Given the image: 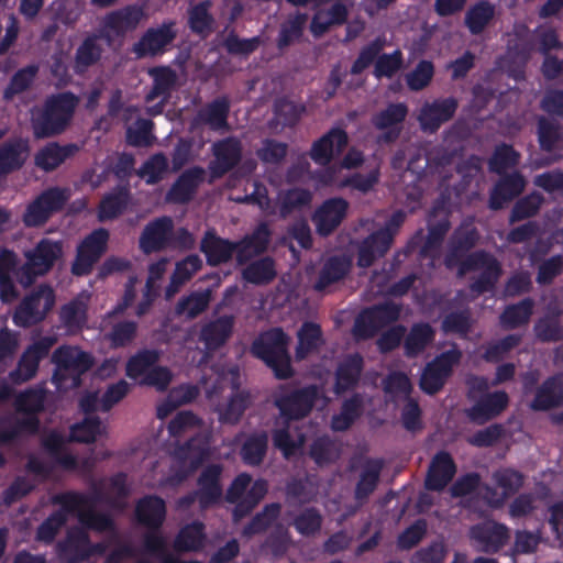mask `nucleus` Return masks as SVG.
I'll return each instance as SVG.
<instances>
[{
    "label": "nucleus",
    "mask_w": 563,
    "mask_h": 563,
    "mask_svg": "<svg viewBox=\"0 0 563 563\" xmlns=\"http://www.w3.org/2000/svg\"><path fill=\"white\" fill-rule=\"evenodd\" d=\"M70 199V190L62 187H51L42 191L29 203L23 222L26 227H41L56 212H59Z\"/></svg>",
    "instance_id": "9"
},
{
    "label": "nucleus",
    "mask_w": 563,
    "mask_h": 563,
    "mask_svg": "<svg viewBox=\"0 0 563 563\" xmlns=\"http://www.w3.org/2000/svg\"><path fill=\"white\" fill-rule=\"evenodd\" d=\"M70 512L63 507L52 512L36 529L35 538L37 541L51 544L60 529L66 525Z\"/></svg>",
    "instance_id": "51"
},
{
    "label": "nucleus",
    "mask_w": 563,
    "mask_h": 563,
    "mask_svg": "<svg viewBox=\"0 0 563 563\" xmlns=\"http://www.w3.org/2000/svg\"><path fill=\"white\" fill-rule=\"evenodd\" d=\"M55 343V336L46 335L30 344L20 356L16 367L9 373L11 383L21 385L32 379L38 371L41 361L49 354Z\"/></svg>",
    "instance_id": "11"
},
{
    "label": "nucleus",
    "mask_w": 563,
    "mask_h": 563,
    "mask_svg": "<svg viewBox=\"0 0 563 563\" xmlns=\"http://www.w3.org/2000/svg\"><path fill=\"white\" fill-rule=\"evenodd\" d=\"M271 231L266 223H261L246 235L241 243H232L220 239L214 230H208L200 243V246H266L269 242Z\"/></svg>",
    "instance_id": "38"
},
{
    "label": "nucleus",
    "mask_w": 563,
    "mask_h": 563,
    "mask_svg": "<svg viewBox=\"0 0 563 563\" xmlns=\"http://www.w3.org/2000/svg\"><path fill=\"white\" fill-rule=\"evenodd\" d=\"M78 99L70 92L51 96L41 107L31 112V124L35 139L54 137L67 130Z\"/></svg>",
    "instance_id": "1"
},
{
    "label": "nucleus",
    "mask_w": 563,
    "mask_h": 563,
    "mask_svg": "<svg viewBox=\"0 0 563 563\" xmlns=\"http://www.w3.org/2000/svg\"><path fill=\"white\" fill-rule=\"evenodd\" d=\"M212 153L214 159L210 162L209 169L212 178H219L239 164L242 145L238 139L227 137L213 143Z\"/></svg>",
    "instance_id": "19"
},
{
    "label": "nucleus",
    "mask_w": 563,
    "mask_h": 563,
    "mask_svg": "<svg viewBox=\"0 0 563 563\" xmlns=\"http://www.w3.org/2000/svg\"><path fill=\"white\" fill-rule=\"evenodd\" d=\"M280 511L282 505L279 503L265 505L262 511L257 512L243 528V534L253 537L265 532L278 519Z\"/></svg>",
    "instance_id": "46"
},
{
    "label": "nucleus",
    "mask_w": 563,
    "mask_h": 563,
    "mask_svg": "<svg viewBox=\"0 0 563 563\" xmlns=\"http://www.w3.org/2000/svg\"><path fill=\"white\" fill-rule=\"evenodd\" d=\"M55 305V292L48 285H40L15 308L12 320L16 327L31 328L45 320Z\"/></svg>",
    "instance_id": "8"
},
{
    "label": "nucleus",
    "mask_w": 563,
    "mask_h": 563,
    "mask_svg": "<svg viewBox=\"0 0 563 563\" xmlns=\"http://www.w3.org/2000/svg\"><path fill=\"white\" fill-rule=\"evenodd\" d=\"M457 106V100L452 97L423 103L418 114L421 129L430 133L435 132L453 118Z\"/></svg>",
    "instance_id": "18"
},
{
    "label": "nucleus",
    "mask_w": 563,
    "mask_h": 563,
    "mask_svg": "<svg viewBox=\"0 0 563 563\" xmlns=\"http://www.w3.org/2000/svg\"><path fill=\"white\" fill-rule=\"evenodd\" d=\"M59 319L69 331H79L87 321V307L82 301L71 300L62 307Z\"/></svg>",
    "instance_id": "55"
},
{
    "label": "nucleus",
    "mask_w": 563,
    "mask_h": 563,
    "mask_svg": "<svg viewBox=\"0 0 563 563\" xmlns=\"http://www.w3.org/2000/svg\"><path fill=\"white\" fill-rule=\"evenodd\" d=\"M177 36L175 23L164 22L157 27H150L142 37L134 43L132 52L137 58L154 57L166 52L167 47Z\"/></svg>",
    "instance_id": "13"
},
{
    "label": "nucleus",
    "mask_w": 563,
    "mask_h": 563,
    "mask_svg": "<svg viewBox=\"0 0 563 563\" xmlns=\"http://www.w3.org/2000/svg\"><path fill=\"white\" fill-rule=\"evenodd\" d=\"M526 185L527 181L519 172L501 176L490 192L489 207L494 210L501 209L508 201L519 196Z\"/></svg>",
    "instance_id": "28"
},
{
    "label": "nucleus",
    "mask_w": 563,
    "mask_h": 563,
    "mask_svg": "<svg viewBox=\"0 0 563 563\" xmlns=\"http://www.w3.org/2000/svg\"><path fill=\"white\" fill-rule=\"evenodd\" d=\"M509 404V396L504 390L486 393L466 409L471 422L482 426L498 417Z\"/></svg>",
    "instance_id": "17"
},
{
    "label": "nucleus",
    "mask_w": 563,
    "mask_h": 563,
    "mask_svg": "<svg viewBox=\"0 0 563 563\" xmlns=\"http://www.w3.org/2000/svg\"><path fill=\"white\" fill-rule=\"evenodd\" d=\"M456 465L448 451H439L432 457L424 481L428 490L441 492L453 479Z\"/></svg>",
    "instance_id": "21"
},
{
    "label": "nucleus",
    "mask_w": 563,
    "mask_h": 563,
    "mask_svg": "<svg viewBox=\"0 0 563 563\" xmlns=\"http://www.w3.org/2000/svg\"><path fill=\"white\" fill-rule=\"evenodd\" d=\"M145 18L142 8L129 5L110 12L104 18V26L115 35H124L134 31Z\"/></svg>",
    "instance_id": "30"
},
{
    "label": "nucleus",
    "mask_w": 563,
    "mask_h": 563,
    "mask_svg": "<svg viewBox=\"0 0 563 563\" xmlns=\"http://www.w3.org/2000/svg\"><path fill=\"white\" fill-rule=\"evenodd\" d=\"M229 112V100L223 97L217 98L198 110L191 121V130L206 125L212 131L228 132L230 130Z\"/></svg>",
    "instance_id": "20"
},
{
    "label": "nucleus",
    "mask_w": 563,
    "mask_h": 563,
    "mask_svg": "<svg viewBox=\"0 0 563 563\" xmlns=\"http://www.w3.org/2000/svg\"><path fill=\"white\" fill-rule=\"evenodd\" d=\"M533 308L534 300L530 297L523 298L517 303H510L505 307L499 316V322L507 330L526 325L530 321Z\"/></svg>",
    "instance_id": "41"
},
{
    "label": "nucleus",
    "mask_w": 563,
    "mask_h": 563,
    "mask_svg": "<svg viewBox=\"0 0 563 563\" xmlns=\"http://www.w3.org/2000/svg\"><path fill=\"white\" fill-rule=\"evenodd\" d=\"M302 108L287 99H278L274 104V118L271 128L278 132L285 126H291L299 120Z\"/></svg>",
    "instance_id": "49"
},
{
    "label": "nucleus",
    "mask_w": 563,
    "mask_h": 563,
    "mask_svg": "<svg viewBox=\"0 0 563 563\" xmlns=\"http://www.w3.org/2000/svg\"><path fill=\"white\" fill-rule=\"evenodd\" d=\"M495 8L489 2L483 1L472 7L465 14V23L471 33H481L493 19Z\"/></svg>",
    "instance_id": "56"
},
{
    "label": "nucleus",
    "mask_w": 563,
    "mask_h": 563,
    "mask_svg": "<svg viewBox=\"0 0 563 563\" xmlns=\"http://www.w3.org/2000/svg\"><path fill=\"white\" fill-rule=\"evenodd\" d=\"M279 214L285 218L292 211L300 210L311 202V192L306 189L294 188L279 195Z\"/></svg>",
    "instance_id": "58"
},
{
    "label": "nucleus",
    "mask_w": 563,
    "mask_h": 563,
    "mask_svg": "<svg viewBox=\"0 0 563 563\" xmlns=\"http://www.w3.org/2000/svg\"><path fill=\"white\" fill-rule=\"evenodd\" d=\"M520 342L521 335L519 334H508L498 341L490 342L483 353V358L488 363H497L517 347Z\"/></svg>",
    "instance_id": "62"
},
{
    "label": "nucleus",
    "mask_w": 563,
    "mask_h": 563,
    "mask_svg": "<svg viewBox=\"0 0 563 563\" xmlns=\"http://www.w3.org/2000/svg\"><path fill=\"white\" fill-rule=\"evenodd\" d=\"M205 176L206 170L200 166L186 169L167 192V201L174 203H186L190 201L199 185L203 181Z\"/></svg>",
    "instance_id": "25"
},
{
    "label": "nucleus",
    "mask_w": 563,
    "mask_h": 563,
    "mask_svg": "<svg viewBox=\"0 0 563 563\" xmlns=\"http://www.w3.org/2000/svg\"><path fill=\"white\" fill-rule=\"evenodd\" d=\"M363 396L358 393L346 398L340 408V412L331 418V429L335 432L349 430L363 413Z\"/></svg>",
    "instance_id": "39"
},
{
    "label": "nucleus",
    "mask_w": 563,
    "mask_h": 563,
    "mask_svg": "<svg viewBox=\"0 0 563 563\" xmlns=\"http://www.w3.org/2000/svg\"><path fill=\"white\" fill-rule=\"evenodd\" d=\"M52 361L56 364L53 380L56 385H65L70 379L69 387L76 388L81 384V375L93 364L89 353L73 346H60L53 353Z\"/></svg>",
    "instance_id": "6"
},
{
    "label": "nucleus",
    "mask_w": 563,
    "mask_h": 563,
    "mask_svg": "<svg viewBox=\"0 0 563 563\" xmlns=\"http://www.w3.org/2000/svg\"><path fill=\"white\" fill-rule=\"evenodd\" d=\"M290 336L279 327L263 331L253 341L251 353L271 368L277 379H289L295 375L289 354Z\"/></svg>",
    "instance_id": "2"
},
{
    "label": "nucleus",
    "mask_w": 563,
    "mask_h": 563,
    "mask_svg": "<svg viewBox=\"0 0 563 563\" xmlns=\"http://www.w3.org/2000/svg\"><path fill=\"white\" fill-rule=\"evenodd\" d=\"M37 73L38 67L36 65H29L18 70L3 92L4 99L10 100L15 95L22 93L29 89Z\"/></svg>",
    "instance_id": "64"
},
{
    "label": "nucleus",
    "mask_w": 563,
    "mask_h": 563,
    "mask_svg": "<svg viewBox=\"0 0 563 563\" xmlns=\"http://www.w3.org/2000/svg\"><path fill=\"white\" fill-rule=\"evenodd\" d=\"M250 406V395L246 391H236L231 395L228 402L219 408V420L225 424H236Z\"/></svg>",
    "instance_id": "48"
},
{
    "label": "nucleus",
    "mask_w": 563,
    "mask_h": 563,
    "mask_svg": "<svg viewBox=\"0 0 563 563\" xmlns=\"http://www.w3.org/2000/svg\"><path fill=\"white\" fill-rule=\"evenodd\" d=\"M233 328V316H220L202 325L199 340L208 351H217L230 339Z\"/></svg>",
    "instance_id": "26"
},
{
    "label": "nucleus",
    "mask_w": 563,
    "mask_h": 563,
    "mask_svg": "<svg viewBox=\"0 0 563 563\" xmlns=\"http://www.w3.org/2000/svg\"><path fill=\"white\" fill-rule=\"evenodd\" d=\"M166 514V503L157 495H146L136 501V521L148 529L143 536L144 551L159 558L162 563H164L166 555H172L167 551L166 539L159 532L165 522Z\"/></svg>",
    "instance_id": "3"
},
{
    "label": "nucleus",
    "mask_w": 563,
    "mask_h": 563,
    "mask_svg": "<svg viewBox=\"0 0 563 563\" xmlns=\"http://www.w3.org/2000/svg\"><path fill=\"white\" fill-rule=\"evenodd\" d=\"M168 169V159L163 153H156L144 162L137 170V175L145 179L146 184L154 185L161 181Z\"/></svg>",
    "instance_id": "57"
},
{
    "label": "nucleus",
    "mask_w": 563,
    "mask_h": 563,
    "mask_svg": "<svg viewBox=\"0 0 563 563\" xmlns=\"http://www.w3.org/2000/svg\"><path fill=\"white\" fill-rule=\"evenodd\" d=\"M450 228L448 214L444 209H434L430 220L429 230L426 234L419 230L412 238L409 246H438L442 243Z\"/></svg>",
    "instance_id": "31"
},
{
    "label": "nucleus",
    "mask_w": 563,
    "mask_h": 563,
    "mask_svg": "<svg viewBox=\"0 0 563 563\" xmlns=\"http://www.w3.org/2000/svg\"><path fill=\"white\" fill-rule=\"evenodd\" d=\"M222 472V465L213 463L207 465L198 476L196 495L201 509H209L220 504L223 496Z\"/></svg>",
    "instance_id": "14"
},
{
    "label": "nucleus",
    "mask_w": 563,
    "mask_h": 563,
    "mask_svg": "<svg viewBox=\"0 0 563 563\" xmlns=\"http://www.w3.org/2000/svg\"><path fill=\"white\" fill-rule=\"evenodd\" d=\"M75 150V145L59 146L51 143L37 152L35 163L40 168L49 172L58 167Z\"/></svg>",
    "instance_id": "44"
},
{
    "label": "nucleus",
    "mask_w": 563,
    "mask_h": 563,
    "mask_svg": "<svg viewBox=\"0 0 563 563\" xmlns=\"http://www.w3.org/2000/svg\"><path fill=\"white\" fill-rule=\"evenodd\" d=\"M242 275L250 284L267 285L276 277L275 262L271 257L256 260L243 269Z\"/></svg>",
    "instance_id": "45"
},
{
    "label": "nucleus",
    "mask_w": 563,
    "mask_h": 563,
    "mask_svg": "<svg viewBox=\"0 0 563 563\" xmlns=\"http://www.w3.org/2000/svg\"><path fill=\"white\" fill-rule=\"evenodd\" d=\"M462 352L454 345L429 362L419 380L420 389L428 395L439 393L451 376L453 366L459 364Z\"/></svg>",
    "instance_id": "10"
},
{
    "label": "nucleus",
    "mask_w": 563,
    "mask_h": 563,
    "mask_svg": "<svg viewBox=\"0 0 563 563\" xmlns=\"http://www.w3.org/2000/svg\"><path fill=\"white\" fill-rule=\"evenodd\" d=\"M45 391L42 388H29L20 393L15 399L19 412L37 415L44 409Z\"/></svg>",
    "instance_id": "61"
},
{
    "label": "nucleus",
    "mask_w": 563,
    "mask_h": 563,
    "mask_svg": "<svg viewBox=\"0 0 563 563\" xmlns=\"http://www.w3.org/2000/svg\"><path fill=\"white\" fill-rule=\"evenodd\" d=\"M349 203L342 198L325 200L314 212L313 222L318 233L329 235L335 230L346 214Z\"/></svg>",
    "instance_id": "24"
},
{
    "label": "nucleus",
    "mask_w": 563,
    "mask_h": 563,
    "mask_svg": "<svg viewBox=\"0 0 563 563\" xmlns=\"http://www.w3.org/2000/svg\"><path fill=\"white\" fill-rule=\"evenodd\" d=\"M383 468L384 461L382 459L368 457L364 461L354 488V498L356 501H366L375 492L379 484Z\"/></svg>",
    "instance_id": "29"
},
{
    "label": "nucleus",
    "mask_w": 563,
    "mask_h": 563,
    "mask_svg": "<svg viewBox=\"0 0 563 563\" xmlns=\"http://www.w3.org/2000/svg\"><path fill=\"white\" fill-rule=\"evenodd\" d=\"M27 156V141L15 139L3 143L0 146V176L21 168Z\"/></svg>",
    "instance_id": "34"
},
{
    "label": "nucleus",
    "mask_w": 563,
    "mask_h": 563,
    "mask_svg": "<svg viewBox=\"0 0 563 563\" xmlns=\"http://www.w3.org/2000/svg\"><path fill=\"white\" fill-rule=\"evenodd\" d=\"M435 330L428 322H416L404 336V352L409 358L419 356L434 341Z\"/></svg>",
    "instance_id": "33"
},
{
    "label": "nucleus",
    "mask_w": 563,
    "mask_h": 563,
    "mask_svg": "<svg viewBox=\"0 0 563 563\" xmlns=\"http://www.w3.org/2000/svg\"><path fill=\"white\" fill-rule=\"evenodd\" d=\"M52 504L59 505L70 515H76L79 522L88 529L104 532L114 528V521L109 514L91 509V498L88 495L68 490L52 497Z\"/></svg>",
    "instance_id": "5"
},
{
    "label": "nucleus",
    "mask_w": 563,
    "mask_h": 563,
    "mask_svg": "<svg viewBox=\"0 0 563 563\" xmlns=\"http://www.w3.org/2000/svg\"><path fill=\"white\" fill-rule=\"evenodd\" d=\"M322 521L320 511L316 507H308L294 518L292 526L301 536L310 537L320 531Z\"/></svg>",
    "instance_id": "59"
},
{
    "label": "nucleus",
    "mask_w": 563,
    "mask_h": 563,
    "mask_svg": "<svg viewBox=\"0 0 563 563\" xmlns=\"http://www.w3.org/2000/svg\"><path fill=\"white\" fill-rule=\"evenodd\" d=\"M307 20L308 16L306 13L290 15L288 20L282 24L277 43L278 47L284 48L298 40L302 34Z\"/></svg>",
    "instance_id": "63"
},
{
    "label": "nucleus",
    "mask_w": 563,
    "mask_h": 563,
    "mask_svg": "<svg viewBox=\"0 0 563 563\" xmlns=\"http://www.w3.org/2000/svg\"><path fill=\"white\" fill-rule=\"evenodd\" d=\"M159 361V353L156 350L144 349L132 355L125 366V374L132 379H141Z\"/></svg>",
    "instance_id": "43"
},
{
    "label": "nucleus",
    "mask_w": 563,
    "mask_h": 563,
    "mask_svg": "<svg viewBox=\"0 0 563 563\" xmlns=\"http://www.w3.org/2000/svg\"><path fill=\"white\" fill-rule=\"evenodd\" d=\"M211 294L209 290L194 291L186 297L179 299L176 305V313L194 319L202 313L210 303Z\"/></svg>",
    "instance_id": "50"
},
{
    "label": "nucleus",
    "mask_w": 563,
    "mask_h": 563,
    "mask_svg": "<svg viewBox=\"0 0 563 563\" xmlns=\"http://www.w3.org/2000/svg\"><path fill=\"white\" fill-rule=\"evenodd\" d=\"M468 538L477 552L495 554L508 543L510 530L504 523L484 520L470 528Z\"/></svg>",
    "instance_id": "12"
},
{
    "label": "nucleus",
    "mask_w": 563,
    "mask_h": 563,
    "mask_svg": "<svg viewBox=\"0 0 563 563\" xmlns=\"http://www.w3.org/2000/svg\"><path fill=\"white\" fill-rule=\"evenodd\" d=\"M537 339L541 342H559L563 340V324L559 314H545L538 319L533 327Z\"/></svg>",
    "instance_id": "52"
},
{
    "label": "nucleus",
    "mask_w": 563,
    "mask_h": 563,
    "mask_svg": "<svg viewBox=\"0 0 563 563\" xmlns=\"http://www.w3.org/2000/svg\"><path fill=\"white\" fill-rule=\"evenodd\" d=\"M482 269L478 277L471 283V291L483 295L490 292L495 289L498 283L503 268L500 263L484 249L470 254L466 258L461 261L459 266V275H465L468 272Z\"/></svg>",
    "instance_id": "7"
},
{
    "label": "nucleus",
    "mask_w": 563,
    "mask_h": 563,
    "mask_svg": "<svg viewBox=\"0 0 563 563\" xmlns=\"http://www.w3.org/2000/svg\"><path fill=\"white\" fill-rule=\"evenodd\" d=\"M347 145V135L341 129H332L316 141L310 151V157L319 165H327Z\"/></svg>",
    "instance_id": "27"
},
{
    "label": "nucleus",
    "mask_w": 563,
    "mask_h": 563,
    "mask_svg": "<svg viewBox=\"0 0 563 563\" xmlns=\"http://www.w3.org/2000/svg\"><path fill=\"white\" fill-rule=\"evenodd\" d=\"M405 218V212H395L384 228L374 231L367 238L365 246H389L400 225L404 223Z\"/></svg>",
    "instance_id": "53"
},
{
    "label": "nucleus",
    "mask_w": 563,
    "mask_h": 563,
    "mask_svg": "<svg viewBox=\"0 0 563 563\" xmlns=\"http://www.w3.org/2000/svg\"><path fill=\"white\" fill-rule=\"evenodd\" d=\"M42 448L64 471L75 472L78 470V459L76 455L66 452V440L64 435L57 431H51L42 439Z\"/></svg>",
    "instance_id": "32"
},
{
    "label": "nucleus",
    "mask_w": 563,
    "mask_h": 563,
    "mask_svg": "<svg viewBox=\"0 0 563 563\" xmlns=\"http://www.w3.org/2000/svg\"><path fill=\"white\" fill-rule=\"evenodd\" d=\"M101 420L98 416H86L79 423L70 428L69 441L77 443H92L100 434Z\"/></svg>",
    "instance_id": "54"
},
{
    "label": "nucleus",
    "mask_w": 563,
    "mask_h": 563,
    "mask_svg": "<svg viewBox=\"0 0 563 563\" xmlns=\"http://www.w3.org/2000/svg\"><path fill=\"white\" fill-rule=\"evenodd\" d=\"M364 369V360L361 354L354 353L344 357L334 373L333 391L336 396L353 390L360 383Z\"/></svg>",
    "instance_id": "22"
},
{
    "label": "nucleus",
    "mask_w": 563,
    "mask_h": 563,
    "mask_svg": "<svg viewBox=\"0 0 563 563\" xmlns=\"http://www.w3.org/2000/svg\"><path fill=\"white\" fill-rule=\"evenodd\" d=\"M57 556L62 563H80L92 555L88 532L80 527L68 529L64 540L56 545Z\"/></svg>",
    "instance_id": "15"
},
{
    "label": "nucleus",
    "mask_w": 563,
    "mask_h": 563,
    "mask_svg": "<svg viewBox=\"0 0 563 563\" xmlns=\"http://www.w3.org/2000/svg\"><path fill=\"white\" fill-rule=\"evenodd\" d=\"M297 340L295 356L297 361H302L309 354L317 352L324 343L320 324L305 321L297 331Z\"/></svg>",
    "instance_id": "35"
},
{
    "label": "nucleus",
    "mask_w": 563,
    "mask_h": 563,
    "mask_svg": "<svg viewBox=\"0 0 563 563\" xmlns=\"http://www.w3.org/2000/svg\"><path fill=\"white\" fill-rule=\"evenodd\" d=\"M309 455L317 465H329L338 460L340 449L335 440L329 435H321L310 444Z\"/></svg>",
    "instance_id": "47"
},
{
    "label": "nucleus",
    "mask_w": 563,
    "mask_h": 563,
    "mask_svg": "<svg viewBox=\"0 0 563 563\" xmlns=\"http://www.w3.org/2000/svg\"><path fill=\"white\" fill-rule=\"evenodd\" d=\"M174 223L169 217H161L147 223L140 238V246H164L172 241Z\"/></svg>",
    "instance_id": "40"
},
{
    "label": "nucleus",
    "mask_w": 563,
    "mask_h": 563,
    "mask_svg": "<svg viewBox=\"0 0 563 563\" xmlns=\"http://www.w3.org/2000/svg\"><path fill=\"white\" fill-rule=\"evenodd\" d=\"M563 405V374L549 376L536 389L530 408L534 411H549Z\"/></svg>",
    "instance_id": "23"
},
{
    "label": "nucleus",
    "mask_w": 563,
    "mask_h": 563,
    "mask_svg": "<svg viewBox=\"0 0 563 563\" xmlns=\"http://www.w3.org/2000/svg\"><path fill=\"white\" fill-rule=\"evenodd\" d=\"M351 260L344 256L329 257L319 272L313 285L314 290L323 291L329 286L342 280L351 269Z\"/></svg>",
    "instance_id": "37"
},
{
    "label": "nucleus",
    "mask_w": 563,
    "mask_h": 563,
    "mask_svg": "<svg viewBox=\"0 0 563 563\" xmlns=\"http://www.w3.org/2000/svg\"><path fill=\"white\" fill-rule=\"evenodd\" d=\"M407 113L408 108L404 103H390L387 108L377 112L372 118L375 129L382 132L377 141L379 143L395 142L401 133L402 122Z\"/></svg>",
    "instance_id": "16"
},
{
    "label": "nucleus",
    "mask_w": 563,
    "mask_h": 563,
    "mask_svg": "<svg viewBox=\"0 0 563 563\" xmlns=\"http://www.w3.org/2000/svg\"><path fill=\"white\" fill-rule=\"evenodd\" d=\"M268 449V435L265 431L251 433L241 448L243 462L249 466H258L263 463Z\"/></svg>",
    "instance_id": "42"
},
{
    "label": "nucleus",
    "mask_w": 563,
    "mask_h": 563,
    "mask_svg": "<svg viewBox=\"0 0 563 563\" xmlns=\"http://www.w3.org/2000/svg\"><path fill=\"white\" fill-rule=\"evenodd\" d=\"M319 398L320 389L314 384L300 388L282 385L274 395V405L285 420L298 421L311 413Z\"/></svg>",
    "instance_id": "4"
},
{
    "label": "nucleus",
    "mask_w": 563,
    "mask_h": 563,
    "mask_svg": "<svg viewBox=\"0 0 563 563\" xmlns=\"http://www.w3.org/2000/svg\"><path fill=\"white\" fill-rule=\"evenodd\" d=\"M206 543V527L201 521H192L178 531L174 549L178 553L201 551Z\"/></svg>",
    "instance_id": "36"
},
{
    "label": "nucleus",
    "mask_w": 563,
    "mask_h": 563,
    "mask_svg": "<svg viewBox=\"0 0 563 563\" xmlns=\"http://www.w3.org/2000/svg\"><path fill=\"white\" fill-rule=\"evenodd\" d=\"M520 153L508 144L498 145L489 159L490 170L497 174H504L519 164Z\"/></svg>",
    "instance_id": "60"
}]
</instances>
